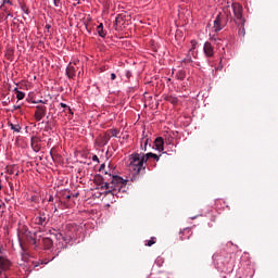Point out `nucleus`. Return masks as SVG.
<instances>
[{"label":"nucleus","mask_w":278,"mask_h":278,"mask_svg":"<svg viewBox=\"0 0 278 278\" xmlns=\"http://www.w3.org/2000/svg\"><path fill=\"white\" fill-rule=\"evenodd\" d=\"M109 177H111L110 182H104L101 188L102 190H108L104 192L106 197H115L127 186V180L123 179L121 176L109 175Z\"/></svg>","instance_id":"1"},{"label":"nucleus","mask_w":278,"mask_h":278,"mask_svg":"<svg viewBox=\"0 0 278 278\" xmlns=\"http://www.w3.org/2000/svg\"><path fill=\"white\" fill-rule=\"evenodd\" d=\"M129 168L136 173V175H144L147 170V166L144 163L147 162V156L143 153H134L129 157Z\"/></svg>","instance_id":"2"},{"label":"nucleus","mask_w":278,"mask_h":278,"mask_svg":"<svg viewBox=\"0 0 278 278\" xmlns=\"http://www.w3.org/2000/svg\"><path fill=\"white\" fill-rule=\"evenodd\" d=\"M18 240H20L21 247H23L26 242L28 244H33L34 247L38 244V240H36V232H31L26 228L18 233Z\"/></svg>","instance_id":"3"},{"label":"nucleus","mask_w":278,"mask_h":278,"mask_svg":"<svg viewBox=\"0 0 278 278\" xmlns=\"http://www.w3.org/2000/svg\"><path fill=\"white\" fill-rule=\"evenodd\" d=\"M227 15L219 13L214 20L213 29L217 34V31L223 30L227 26Z\"/></svg>","instance_id":"4"},{"label":"nucleus","mask_w":278,"mask_h":278,"mask_svg":"<svg viewBox=\"0 0 278 278\" xmlns=\"http://www.w3.org/2000/svg\"><path fill=\"white\" fill-rule=\"evenodd\" d=\"M12 262L9 261L8 256L0 257V278H8L5 274L7 270H10Z\"/></svg>","instance_id":"5"},{"label":"nucleus","mask_w":278,"mask_h":278,"mask_svg":"<svg viewBox=\"0 0 278 278\" xmlns=\"http://www.w3.org/2000/svg\"><path fill=\"white\" fill-rule=\"evenodd\" d=\"M111 138L112 136H109L106 132H103L96 138V144H98V147L101 149L110 142Z\"/></svg>","instance_id":"6"},{"label":"nucleus","mask_w":278,"mask_h":278,"mask_svg":"<svg viewBox=\"0 0 278 278\" xmlns=\"http://www.w3.org/2000/svg\"><path fill=\"white\" fill-rule=\"evenodd\" d=\"M40 142H42V140H40V137L38 136H33L30 138V147L33 151H35V153H38L40 149H42V146H40Z\"/></svg>","instance_id":"7"},{"label":"nucleus","mask_w":278,"mask_h":278,"mask_svg":"<svg viewBox=\"0 0 278 278\" xmlns=\"http://www.w3.org/2000/svg\"><path fill=\"white\" fill-rule=\"evenodd\" d=\"M43 116H47V106L38 105L35 111V121L40 122Z\"/></svg>","instance_id":"8"},{"label":"nucleus","mask_w":278,"mask_h":278,"mask_svg":"<svg viewBox=\"0 0 278 278\" xmlns=\"http://www.w3.org/2000/svg\"><path fill=\"white\" fill-rule=\"evenodd\" d=\"M203 51L206 58H214V47L208 41L204 43Z\"/></svg>","instance_id":"9"},{"label":"nucleus","mask_w":278,"mask_h":278,"mask_svg":"<svg viewBox=\"0 0 278 278\" xmlns=\"http://www.w3.org/2000/svg\"><path fill=\"white\" fill-rule=\"evenodd\" d=\"M49 223V218H47V215L40 213L39 216L35 218V224L40 225L41 227H47V224Z\"/></svg>","instance_id":"10"},{"label":"nucleus","mask_w":278,"mask_h":278,"mask_svg":"<svg viewBox=\"0 0 278 278\" xmlns=\"http://www.w3.org/2000/svg\"><path fill=\"white\" fill-rule=\"evenodd\" d=\"M232 12L238 21L242 18V7L240 3H232Z\"/></svg>","instance_id":"11"},{"label":"nucleus","mask_w":278,"mask_h":278,"mask_svg":"<svg viewBox=\"0 0 278 278\" xmlns=\"http://www.w3.org/2000/svg\"><path fill=\"white\" fill-rule=\"evenodd\" d=\"M10 129L13 130V134H21L23 126H21V124L16 123V124H12V123H8Z\"/></svg>","instance_id":"12"},{"label":"nucleus","mask_w":278,"mask_h":278,"mask_svg":"<svg viewBox=\"0 0 278 278\" xmlns=\"http://www.w3.org/2000/svg\"><path fill=\"white\" fill-rule=\"evenodd\" d=\"M157 151H164V138L157 137L154 141Z\"/></svg>","instance_id":"13"},{"label":"nucleus","mask_w":278,"mask_h":278,"mask_svg":"<svg viewBox=\"0 0 278 278\" xmlns=\"http://www.w3.org/2000/svg\"><path fill=\"white\" fill-rule=\"evenodd\" d=\"M42 244H43L45 249L49 250V249H51V247H53V240L49 237H46L42 239Z\"/></svg>","instance_id":"14"},{"label":"nucleus","mask_w":278,"mask_h":278,"mask_svg":"<svg viewBox=\"0 0 278 278\" xmlns=\"http://www.w3.org/2000/svg\"><path fill=\"white\" fill-rule=\"evenodd\" d=\"M66 75L68 79H73V77H75V66L70 64L66 68Z\"/></svg>","instance_id":"15"},{"label":"nucleus","mask_w":278,"mask_h":278,"mask_svg":"<svg viewBox=\"0 0 278 278\" xmlns=\"http://www.w3.org/2000/svg\"><path fill=\"white\" fill-rule=\"evenodd\" d=\"M165 101H168L172 105H177V103H179V98L175 96H166Z\"/></svg>","instance_id":"16"},{"label":"nucleus","mask_w":278,"mask_h":278,"mask_svg":"<svg viewBox=\"0 0 278 278\" xmlns=\"http://www.w3.org/2000/svg\"><path fill=\"white\" fill-rule=\"evenodd\" d=\"M111 138H118V135L121 134L119 129L113 128L105 131Z\"/></svg>","instance_id":"17"},{"label":"nucleus","mask_w":278,"mask_h":278,"mask_svg":"<svg viewBox=\"0 0 278 278\" xmlns=\"http://www.w3.org/2000/svg\"><path fill=\"white\" fill-rule=\"evenodd\" d=\"M97 31L100 38H105V36H108V31L103 29V23L99 24V26L97 27Z\"/></svg>","instance_id":"18"},{"label":"nucleus","mask_w":278,"mask_h":278,"mask_svg":"<svg viewBox=\"0 0 278 278\" xmlns=\"http://www.w3.org/2000/svg\"><path fill=\"white\" fill-rule=\"evenodd\" d=\"M146 155V161L149 162V160H151V157L153 160H155L156 162H160V156H157V154L153 153V152H149Z\"/></svg>","instance_id":"19"},{"label":"nucleus","mask_w":278,"mask_h":278,"mask_svg":"<svg viewBox=\"0 0 278 278\" xmlns=\"http://www.w3.org/2000/svg\"><path fill=\"white\" fill-rule=\"evenodd\" d=\"M146 155V161L149 162V160H151V157L153 160H155L156 162H160V156H157V154L153 153V152H149Z\"/></svg>","instance_id":"20"},{"label":"nucleus","mask_w":278,"mask_h":278,"mask_svg":"<svg viewBox=\"0 0 278 278\" xmlns=\"http://www.w3.org/2000/svg\"><path fill=\"white\" fill-rule=\"evenodd\" d=\"M13 91L15 92L18 101H23V99H25V92L20 91L18 88H14Z\"/></svg>","instance_id":"21"},{"label":"nucleus","mask_w":278,"mask_h":278,"mask_svg":"<svg viewBox=\"0 0 278 278\" xmlns=\"http://www.w3.org/2000/svg\"><path fill=\"white\" fill-rule=\"evenodd\" d=\"M176 77H177V79H179L180 81H184V80L186 79V72L179 71V72L176 74Z\"/></svg>","instance_id":"22"},{"label":"nucleus","mask_w":278,"mask_h":278,"mask_svg":"<svg viewBox=\"0 0 278 278\" xmlns=\"http://www.w3.org/2000/svg\"><path fill=\"white\" fill-rule=\"evenodd\" d=\"M155 244V237H152L150 240L146 241V247H153Z\"/></svg>","instance_id":"23"},{"label":"nucleus","mask_w":278,"mask_h":278,"mask_svg":"<svg viewBox=\"0 0 278 278\" xmlns=\"http://www.w3.org/2000/svg\"><path fill=\"white\" fill-rule=\"evenodd\" d=\"M143 146H141L142 151H147V144H149V138L142 139Z\"/></svg>","instance_id":"24"},{"label":"nucleus","mask_w":278,"mask_h":278,"mask_svg":"<svg viewBox=\"0 0 278 278\" xmlns=\"http://www.w3.org/2000/svg\"><path fill=\"white\" fill-rule=\"evenodd\" d=\"M54 5H55V8H60V5H62V1L61 0H54Z\"/></svg>","instance_id":"25"},{"label":"nucleus","mask_w":278,"mask_h":278,"mask_svg":"<svg viewBox=\"0 0 278 278\" xmlns=\"http://www.w3.org/2000/svg\"><path fill=\"white\" fill-rule=\"evenodd\" d=\"M5 4L12 5V1L11 0H3L2 5H5Z\"/></svg>","instance_id":"26"},{"label":"nucleus","mask_w":278,"mask_h":278,"mask_svg":"<svg viewBox=\"0 0 278 278\" xmlns=\"http://www.w3.org/2000/svg\"><path fill=\"white\" fill-rule=\"evenodd\" d=\"M1 10H3V12H10V9H8V7H5V4H1Z\"/></svg>","instance_id":"27"},{"label":"nucleus","mask_w":278,"mask_h":278,"mask_svg":"<svg viewBox=\"0 0 278 278\" xmlns=\"http://www.w3.org/2000/svg\"><path fill=\"white\" fill-rule=\"evenodd\" d=\"M121 21H123V17L121 15H117L115 18V23L118 25V23H121Z\"/></svg>","instance_id":"28"},{"label":"nucleus","mask_w":278,"mask_h":278,"mask_svg":"<svg viewBox=\"0 0 278 278\" xmlns=\"http://www.w3.org/2000/svg\"><path fill=\"white\" fill-rule=\"evenodd\" d=\"M185 64H190L192 62V58H187L184 60Z\"/></svg>","instance_id":"29"},{"label":"nucleus","mask_w":278,"mask_h":278,"mask_svg":"<svg viewBox=\"0 0 278 278\" xmlns=\"http://www.w3.org/2000/svg\"><path fill=\"white\" fill-rule=\"evenodd\" d=\"M92 162H99V156H97V154L92 156Z\"/></svg>","instance_id":"30"},{"label":"nucleus","mask_w":278,"mask_h":278,"mask_svg":"<svg viewBox=\"0 0 278 278\" xmlns=\"http://www.w3.org/2000/svg\"><path fill=\"white\" fill-rule=\"evenodd\" d=\"M0 257H5V255H3V247L0 245Z\"/></svg>","instance_id":"31"},{"label":"nucleus","mask_w":278,"mask_h":278,"mask_svg":"<svg viewBox=\"0 0 278 278\" xmlns=\"http://www.w3.org/2000/svg\"><path fill=\"white\" fill-rule=\"evenodd\" d=\"M111 79H112V81H114V79H116V74L112 73L111 74Z\"/></svg>","instance_id":"32"},{"label":"nucleus","mask_w":278,"mask_h":278,"mask_svg":"<svg viewBox=\"0 0 278 278\" xmlns=\"http://www.w3.org/2000/svg\"><path fill=\"white\" fill-rule=\"evenodd\" d=\"M126 77L129 79V77H131V72H127Z\"/></svg>","instance_id":"33"},{"label":"nucleus","mask_w":278,"mask_h":278,"mask_svg":"<svg viewBox=\"0 0 278 278\" xmlns=\"http://www.w3.org/2000/svg\"><path fill=\"white\" fill-rule=\"evenodd\" d=\"M62 238H64V236H63L62 233H59V235H58V239L60 240V239H62Z\"/></svg>","instance_id":"34"},{"label":"nucleus","mask_w":278,"mask_h":278,"mask_svg":"<svg viewBox=\"0 0 278 278\" xmlns=\"http://www.w3.org/2000/svg\"><path fill=\"white\" fill-rule=\"evenodd\" d=\"M103 168H105V164H102V165L100 166V170H103Z\"/></svg>","instance_id":"35"},{"label":"nucleus","mask_w":278,"mask_h":278,"mask_svg":"<svg viewBox=\"0 0 278 278\" xmlns=\"http://www.w3.org/2000/svg\"><path fill=\"white\" fill-rule=\"evenodd\" d=\"M189 51H190V53H194V47L191 48Z\"/></svg>","instance_id":"36"},{"label":"nucleus","mask_w":278,"mask_h":278,"mask_svg":"<svg viewBox=\"0 0 278 278\" xmlns=\"http://www.w3.org/2000/svg\"><path fill=\"white\" fill-rule=\"evenodd\" d=\"M61 108H68V106L64 103H61Z\"/></svg>","instance_id":"37"},{"label":"nucleus","mask_w":278,"mask_h":278,"mask_svg":"<svg viewBox=\"0 0 278 278\" xmlns=\"http://www.w3.org/2000/svg\"><path fill=\"white\" fill-rule=\"evenodd\" d=\"M47 29H51V25H46Z\"/></svg>","instance_id":"38"},{"label":"nucleus","mask_w":278,"mask_h":278,"mask_svg":"<svg viewBox=\"0 0 278 278\" xmlns=\"http://www.w3.org/2000/svg\"><path fill=\"white\" fill-rule=\"evenodd\" d=\"M67 201H71V195H66Z\"/></svg>","instance_id":"39"},{"label":"nucleus","mask_w":278,"mask_h":278,"mask_svg":"<svg viewBox=\"0 0 278 278\" xmlns=\"http://www.w3.org/2000/svg\"><path fill=\"white\" fill-rule=\"evenodd\" d=\"M18 109H21V106H15V110H18Z\"/></svg>","instance_id":"40"},{"label":"nucleus","mask_w":278,"mask_h":278,"mask_svg":"<svg viewBox=\"0 0 278 278\" xmlns=\"http://www.w3.org/2000/svg\"><path fill=\"white\" fill-rule=\"evenodd\" d=\"M8 16H12V13H8Z\"/></svg>","instance_id":"41"},{"label":"nucleus","mask_w":278,"mask_h":278,"mask_svg":"<svg viewBox=\"0 0 278 278\" xmlns=\"http://www.w3.org/2000/svg\"><path fill=\"white\" fill-rule=\"evenodd\" d=\"M74 197H79V194H78V193H76V194H74Z\"/></svg>","instance_id":"42"},{"label":"nucleus","mask_w":278,"mask_h":278,"mask_svg":"<svg viewBox=\"0 0 278 278\" xmlns=\"http://www.w3.org/2000/svg\"><path fill=\"white\" fill-rule=\"evenodd\" d=\"M49 201H53V198H50Z\"/></svg>","instance_id":"43"},{"label":"nucleus","mask_w":278,"mask_h":278,"mask_svg":"<svg viewBox=\"0 0 278 278\" xmlns=\"http://www.w3.org/2000/svg\"><path fill=\"white\" fill-rule=\"evenodd\" d=\"M184 231H188V228H185Z\"/></svg>","instance_id":"44"},{"label":"nucleus","mask_w":278,"mask_h":278,"mask_svg":"<svg viewBox=\"0 0 278 278\" xmlns=\"http://www.w3.org/2000/svg\"><path fill=\"white\" fill-rule=\"evenodd\" d=\"M242 34H244V28H242Z\"/></svg>","instance_id":"45"},{"label":"nucleus","mask_w":278,"mask_h":278,"mask_svg":"<svg viewBox=\"0 0 278 278\" xmlns=\"http://www.w3.org/2000/svg\"><path fill=\"white\" fill-rule=\"evenodd\" d=\"M15 175H16V177H18V173H16Z\"/></svg>","instance_id":"46"},{"label":"nucleus","mask_w":278,"mask_h":278,"mask_svg":"<svg viewBox=\"0 0 278 278\" xmlns=\"http://www.w3.org/2000/svg\"><path fill=\"white\" fill-rule=\"evenodd\" d=\"M1 188H2V187H1V185H0V190H1Z\"/></svg>","instance_id":"47"}]
</instances>
